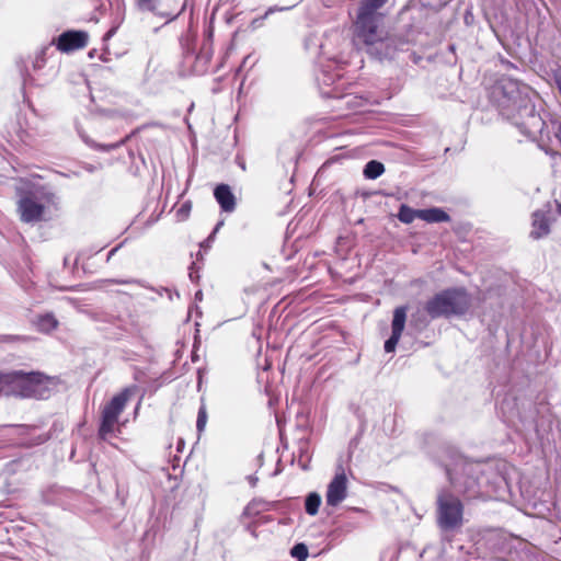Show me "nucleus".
Segmentation results:
<instances>
[{
  "instance_id": "nucleus-22",
  "label": "nucleus",
  "mask_w": 561,
  "mask_h": 561,
  "mask_svg": "<svg viewBox=\"0 0 561 561\" xmlns=\"http://www.w3.org/2000/svg\"><path fill=\"white\" fill-rule=\"evenodd\" d=\"M153 0H136L137 7L140 10L153 11L154 5L152 3Z\"/></svg>"
},
{
  "instance_id": "nucleus-13",
  "label": "nucleus",
  "mask_w": 561,
  "mask_h": 561,
  "mask_svg": "<svg viewBox=\"0 0 561 561\" xmlns=\"http://www.w3.org/2000/svg\"><path fill=\"white\" fill-rule=\"evenodd\" d=\"M420 219L426 222H445L449 221V215L442 208L420 209Z\"/></svg>"
},
{
  "instance_id": "nucleus-16",
  "label": "nucleus",
  "mask_w": 561,
  "mask_h": 561,
  "mask_svg": "<svg viewBox=\"0 0 561 561\" xmlns=\"http://www.w3.org/2000/svg\"><path fill=\"white\" fill-rule=\"evenodd\" d=\"M398 218L401 222L411 224L415 218L420 219V209H413L407 205H401Z\"/></svg>"
},
{
  "instance_id": "nucleus-11",
  "label": "nucleus",
  "mask_w": 561,
  "mask_h": 561,
  "mask_svg": "<svg viewBox=\"0 0 561 561\" xmlns=\"http://www.w3.org/2000/svg\"><path fill=\"white\" fill-rule=\"evenodd\" d=\"M214 195L224 211L230 213L234 209L236 198L228 185H218L215 188Z\"/></svg>"
},
{
  "instance_id": "nucleus-18",
  "label": "nucleus",
  "mask_w": 561,
  "mask_h": 561,
  "mask_svg": "<svg viewBox=\"0 0 561 561\" xmlns=\"http://www.w3.org/2000/svg\"><path fill=\"white\" fill-rule=\"evenodd\" d=\"M321 497L318 493H310L306 499V512L309 515H316L319 511Z\"/></svg>"
},
{
  "instance_id": "nucleus-8",
  "label": "nucleus",
  "mask_w": 561,
  "mask_h": 561,
  "mask_svg": "<svg viewBox=\"0 0 561 561\" xmlns=\"http://www.w3.org/2000/svg\"><path fill=\"white\" fill-rule=\"evenodd\" d=\"M347 495V478L343 469L335 473L328 485L325 501L329 506H337Z\"/></svg>"
},
{
  "instance_id": "nucleus-20",
  "label": "nucleus",
  "mask_w": 561,
  "mask_h": 561,
  "mask_svg": "<svg viewBox=\"0 0 561 561\" xmlns=\"http://www.w3.org/2000/svg\"><path fill=\"white\" fill-rule=\"evenodd\" d=\"M207 423V412L205 405H202L198 410L196 427L198 432H203Z\"/></svg>"
},
{
  "instance_id": "nucleus-2",
  "label": "nucleus",
  "mask_w": 561,
  "mask_h": 561,
  "mask_svg": "<svg viewBox=\"0 0 561 561\" xmlns=\"http://www.w3.org/2000/svg\"><path fill=\"white\" fill-rule=\"evenodd\" d=\"M388 0H360L354 21V39L367 47L387 38L383 21L385 13L380 10Z\"/></svg>"
},
{
  "instance_id": "nucleus-19",
  "label": "nucleus",
  "mask_w": 561,
  "mask_h": 561,
  "mask_svg": "<svg viewBox=\"0 0 561 561\" xmlns=\"http://www.w3.org/2000/svg\"><path fill=\"white\" fill-rule=\"evenodd\" d=\"M290 554L298 561H306L308 557V549L304 543H297L291 548Z\"/></svg>"
},
{
  "instance_id": "nucleus-3",
  "label": "nucleus",
  "mask_w": 561,
  "mask_h": 561,
  "mask_svg": "<svg viewBox=\"0 0 561 561\" xmlns=\"http://www.w3.org/2000/svg\"><path fill=\"white\" fill-rule=\"evenodd\" d=\"M53 386L51 378L36 371L15 370L0 375V391L8 397L46 399Z\"/></svg>"
},
{
  "instance_id": "nucleus-7",
  "label": "nucleus",
  "mask_w": 561,
  "mask_h": 561,
  "mask_svg": "<svg viewBox=\"0 0 561 561\" xmlns=\"http://www.w3.org/2000/svg\"><path fill=\"white\" fill-rule=\"evenodd\" d=\"M438 524L444 529H453L462 523V504L460 500L450 494L438 495Z\"/></svg>"
},
{
  "instance_id": "nucleus-9",
  "label": "nucleus",
  "mask_w": 561,
  "mask_h": 561,
  "mask_svg": "<svg viewBox=\"0 0 561 561\" xmlns=\"http://www.w3.org/2000/svg\"><path fill=\"white\" fill-rule=\"evenodd\" d=\"M407 320V307H398L393 311L392 319V334L385 343V351L387 353H391L396 350V346L401 337V334L404 330Z\"/></svg>"
},
{
  "instance_id": "nucleus-17",
  "label": "nucleus",
  "mask_w": 561,
  "mask_h": 561,
  "mask_svg": "<svg viewBox=\"0 0 561 561\" xmlns=\"http://www.w3.org/2000/svg\"><path fill=\"white\" fill-rule=\"evenodd\" d=\"M37 328L42 332H50L56 329L58 322L53 314H45L38 318Z\"/></svg>"
},
{
  "instance_id": "nucleus-24",
  "label": "nucleus",
  "mask_w": 561,
  "mask_h": 561,
  "mask_svg": "<svg viewBox=\"0 0 561 561\" xmlns=\"http://www.w3.org/2000/svg\"><path fill=\"white\" fill-rule=\"evenodd\" d=\"M221 225H222V222H219V224L216 226V228H215V230H214V233H216V232L218 231V229H220V226H221Z\"/></svg>"
},
{
  "instance_id": "nucleus-4",
  "label": "nucleus",
  "mask_w": 561,
  "mask_h": 561,
  "mask_svg": "<svg viewBox=\"0 0 561 561\" xmlns=\"http://www.w3.org/2000/svg\"><path fill=\"white\" fill-rule=\"evenodd\" d=\"M470 307V297L465 289L454 288L435 295L426 302V312L431 318L462 314Z\"/></svg>"
},
{
  "instance_id": "nucleus-15",
  "label": "nucleus",
  "mask_w": 561,
  "mask_h": 561,
  "mask_svg": "<svg viewBox=\"0 0 561 561\" xmlns=\"http://www.w3.org/2000/svg\"><path fill=\"white\" fill-rule=\"evenodd\" d=\"M385 172V167L381 162L371 160L369 161L364 169V175L367 179L375 180L379 178Z\"/></svg>"
},
{
  "instance_id": "nucleus-26",
  "label": "nucleus",
  "mask_w": 561,
  "mask_h": 561,
  "mask_svg": "<svg viewBox=\"0 0 561 561\" xmlns=\"http://www.w3.org/2000/svg\"><path fill=\"white\" fill-rule=\"evenodd\" d=\"M123 284H129V283H133V280H124L122 282Z\"/></svg>"
},
{
  "instance_id": "nucleus-23",
  "label": "nucleus",
  "mask_w": 561,
  "mask_h": 561,
  "mask_svg": "<svg viewBox=\"0 0 561 561\" xmlns=\"http://www.w3.org/2000/svg\"><path fill=\"white\" fill-rule=\"evenodd\" d=\"M275 11H276V9H274V8H270V9L267 10V12L265 13V16H267L270 13H273V12H275Z\"/></svg>"
},
{
  "instance_id": "nucleus-1",
  "label": "nucleus",
  "mask_w": 561,
  "mask_h": 561,
  "mask_svg": "<svg viewBox=\"0 0 561 561\" xmlns=\"http://www.w3.org/2000/svg\"><path fill=\"white\" fill-rule=\"evenodd\" d=\"M493 95L500 112L527 137L535 138L543 129L545 122L530 99V89L513 79H503L494 88Z\"/></svg>"
},
{
  "instance_id": "nucleus-6",
  "label": "nucleus",
  "mask_w": 561,
  "mask_h": 561,
  "mask_svg": "<svg viewBox=\"0 0 561 561\" xmlns=\"http://www.w3.org/2000/svg\"><path fill=\"white\" fill-rule=\"evenodd\" d=\"M133 394V389L126 388L104 405L102 410V421L99 430L100 437L106 439L113 436L118 430V417L124 411L128 400Z\"/></svg>"
},
{
  "instance_id": "nucleus-25",
  "label": "nucleus",
  "mask_w": 561,
  "mask_h": 561,
  "mask_svg": "<svg viewBox=\"0 0 561 561\" xmlns=\"http://www.w3.org/2000/svg\"><path fill=\"white\" fill-rule=\"evenodd\" d=\"M557 84H558V87H559V89H560V91H561V78H558V79H557Z\"/></svg>"
},
{
  "instance_id": "nucleus-21",
  "label": "nucleus",
  "mask_w": 561,
  "mask_h": 561,
  "mask_svg": "<svg viewBox=\"0 0 561 561\" xmlns=\"http://www.w3.org/2000/svg\"><path fill=\"white\" fill-rule=\"evenodd\" d=\"M192 205L190 202L183 203L176 210L178 220H185L191 211Z\"/></svg>"
},
{
  "instance_id": "nucleus-14",
  "label": "nucleus",
  "mask_w": 561,
  "mask_h": 561,
  "mask_svg": "<svg viewBox=\"0 0 561 561\" xmlns=\"http://www.w3.org/2000/svg\"><path fill=\"white\" fill-rule=\"evenodd\" d=\"M448 474H449L450 482L455 485V488L458 492L468 494L469 496H474V494H476L474 489L477 486L476 479L470 478L462 485L458 480L454 479L453 474L449 471H448Z\"/></svg>"
},
{
  "instance_id": "nucleus-5",
  "label": "nucleus",
  "mask_w": 561,
  "mask_h": 561,
  "mask_svg": "<svg viewBox=\"0 0 561 561\" xmlns=\"http://www.w3.org/2000/svg\"><path fill=\"white\" fill-rule=\"evenodd\" d=\"M55 204V195L44 188H34L23 194L18 203L21 220L36 222L48 218L50 206Z\"/></svg>"
},
{
  "instance_id": "nucleus-10",
  "label": "nucleus",
  "mask_w": 561,
  "mask_h": 561,
  "mask_svg": "<svg viewBox=\"0 0 561 561\" xmlns=\"http://www.w3.org/2000/svg\"><path fill=\"white\" fill-rule=\"evenodd\" d=\"M88 34L82 31H68L58 37L57 48L60 51H71L83 48L88 44Z\"/></svg>"
},
{
  "instance_id": "nucleus-27",
  "label": "nucleus",
  "mask_w": 561,
  "mask_h": 561,
  "mask_svg": "<svg viewBox=\"0 0 561 561\" xmlns=\"http://www.w3.org/2000/svg\"><path fill=\"white\" fill-rule=\"evenodd\" d=\"M251 483L254 485V483H255V479H252V478H251Z\"/></svg>"
},
{
  "instance_id": "nucleus-12",
  "label": "nucleus",
  "mask_w": 561,
  "mask_h": 561,
  "mask_svg": "<svg viewBox=\"0 0 561 561\" xmlns=\"http://www.w3.org/2000/svg\"><path fill=\"white\" fill-rule=\"evenodd\" d=\"M550 232L549 220L545 213L535 211L533 215V230L530 237L540 239Z\"/></svg>"
}]
</instances>
